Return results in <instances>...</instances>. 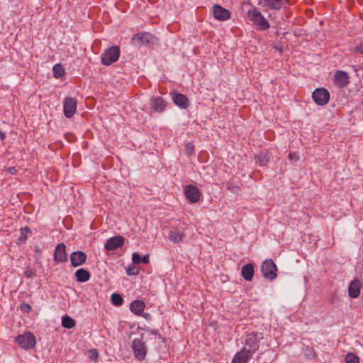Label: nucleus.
<instances>
[{
  "instance_id": "nucleus-1",
  "label": "nucleus",
  "mask_w": 363,
  "mask_h": 363,
  "mask_svg": "<svg viewBox=\"0 0 363 363\" xmlns=\"http://www.w3.org/2000/svg\"><path fill=\"white\" fill-rule=\"evenodd\" d=\"M247 18L259 30H266L269 28V23L256 8H251L247 13Z\"/></svg>"
},
{
  "instance_id": "nucleus-2",
  "label": "nucleus",
  "mask_w": 363,
  "mask_h": 363,
  "mask_svg": "<svg viewBox=\"0 0 363 363\" xmlns=\"http://www.w3.org/2000/svg\"><path fill=\"white\" fill-rule=\"evenodd\" d=\"M263 339L262 333L252 332L248 334L245 340V347L242 349L251 356L258 350L260 340Z\"/></svg>"
},
{
  "instance_id": "nucleus-3",
  "label": "nucleus",
  "mask_w": 363,
  "mask_h": 363,
  "mask_svg": "<svg viewBox=\"0 0 363 363\" xmlns=\"http://www.w3.org/2000/svg\"><path fill=\"white\" fill-rule=\"evenodd\" d=\"M120 56V48L118 46H112L106 49L101 55V63L104 65H111L116 62Z\"/></svg>"
},
{
  "instance_id": "nucleus-4",
  "label": "nucleus",
  "mask_w": 363,
  "mask_h": 363,
  "mask_svg": "<svg viewBox=\"0 0 363 363\" xmlns=\"http://www.w3.org/2000/svg\"><path fill=\"white\" fill-rule=\"evenodd\" d=\"M277 267L272 259H267L261 266V272L263 277L269 280H274L277 277Z\"/></svg>"
},
{
  "instance_id": "nucleus-5",
  "label": "nucleus",
  "mask_w": 363,
  "mask_h": 363,
  "mask_svg": "<svg viewBox=\"0 0 363 363\" xmlns=\"http://www.w3.org/2000/svg\"><path fill=\"white\" fill-rule=\"evenodd\" d=\"M155 37L150 33H138L133 35L131 44L136 47L154 44Z\"/></svg>"
},
{
  "instance_id": "nucleus-6",
  "label": "nucleus",
  "mask_w": 363,
  "mask_h": 363,
  "mask_svg": "<svg viewBox=\"0 0 363 363\" xmlns=\"http://www.w3.org/2000/svg\"><path fill=\"white\" fill-rule=\"evenodd\" d=\"M132 349L135 359L143 361L145 359L147 347L144 341L139 338H135L132 341Z\"/></svg>"
},
{
  "instance_id": "nucleus-7",
  "label": "nucleus",
  "mask_w": 363,
  "mask_h": 363,
  "mask_svg": "<svg viewBox=\"0 0 363 363\" xmlns=\"http://www.w3.org/2000/svg\"><path fill=\"white\" fill-rule=\"evenodd\" d=\"M16 342L18 345L25 350L33 348L35 345V337L30 332L19 335L16 337Z\"/></svg>"
},
{
  "instance_id": "nucleus-8",
  "label": "nucleus",
  "mask_w": 363,
  "mask_h": 363,
  "mask_svg": "<svg viewBox=\"0 0 363 363\" xmlns=\"http://www.w3.org/2000/svg\"><path fill=\"white\" fill-rule=\"evenodd\" d=\"M313 99L319 106H324L328 104L330 99V94L324 88H318L312 94Z\"/></svg>"
},
{
  "instance_id": "nucleus-9",
  "label": "nucleus",
  "mask_w": 363,
  "mask_h": 363,
  "mask_svg": "<svg viewBox=\"0 0 363 363\" xmlns=\"http://www.w3.org/2000/svg\"><path fill=\"white\" fill-rule=\"evenodd\" d=\"M186 199L190 203H196L200 200L201 193L199 189L192 184H188L184 189Z\"/></svg>"
},
{
  "instance_id": "nucleus-10",
  "label": "nucleus",
  "mask_w": 363,
  "mask_h": 363,
  "mask_svg": "<svg viewBox=\"0 0 363 363\" xmlns=\"http://www.w3.org/2000/svg\"><path fill=\"white\" fill-rule=\"evenodd\" d=\"M77 110V100L72 97H67L63 101V111L67 118H72Z\"/></svg>"
},
{
  "instance_id": "nucleus-11",
  "label": "nucleus",
  "mask_w": 363,
  "mask_h": 363,
  "mask_svg": "<svg viewBox=\"0 0 363 363\" xmlns=\"http://www.w3.org/2000/svg\"><path fill=\"white\" fill-rule=\"evenodd\" d=\"M124 238L121 235L110 238L106 240L105 249L108 251L115 250L124 245Z\"/></svg>"
},
{
  "instance_id": "nucleus-12",
  "label": "nucleus",
  "mask_w": 363,
  "mask_h": 363,
  "mask_svg": "<svg viewBox=\"0 0 363 363\" xmlns=\"http://www.w3.org/2000/svg\"><path fill=\"white\" fill-rule=\"evenodd\" d=\"M212 12L213 17L219 21H225L230 18V11L218 4L213 6Z\"/></svg>"
},
{
  "instance_id": "nucleus-13",
  "label": "nucleus",
  "mask_w": 363,
  "mask_h": 363,
  "mask_svg": "<svg viewBox=\"0 0 363 363\" xmlns=\"http://www.w3.org/2000/svg\"><path fill=\"white\" fill-rule=\"evenodd\" d=\"M54 260L57 263L67 262L68 259L66 254V246L64 243L61 242L56 246L54 252Z\"/></svg>"
},
{
  "instance_id": "nucleus-14",
  "label": "nucleus",
  "mask_w": 363,
  "mask_h": 363,
  "mask_svg": "<svg viewBox=\"0 0 363 363\" xmlns=\"http://www.w3.org/2000/svg\"><path fill=\"white\" fill-rule=\"evenodd\" d=\"M87 256L82 251H74L70 255L72 266L77 267L84 264L86 261Z\"/></svg>"
},
{
  "instance_id": "nucleus-15",
  "label": "nucleus",
  "mask_w": 363,
  "mask_h": 363,
  "mask_svg": "<svg viewBox=\"0 0 363 363\" xmlns=\"http://www.w3.org/2000/svg\"><path fill=\"white\" fill-rule=\"evenodd\" d=\"M150 105L155 112L162 113L165 110L167 103L162 97L157 96L150 99Z\"/></svg>"
},
{
  "instance_id": "nucleus-16",
  "label": "nucleus",
  "mask_w": 363,
  "mask_h": 363,
  "mask_svg": "<svg viewBox=\"0 0 363 363\" xmlns=\"http://www.w3.org/2000/svg\"><path fill=\"white\" fill-rule=\"evenodd\" d=\"M172 98L173 102L181 108L186 109L189 106L188 98L182 94L173 92Z\"/></svg>"
},
{
  "instance_id": "nucleus-17",
  "label": "nucleus",
  "mask_w": 363,
  "mask_h": 363,
  "mask_svg": "<svg viewBox=\"0 0 363 363\" xmlns=\"http://www.w3.org/2000/svg\"><path fill=\"white\" fill-rule=\"evenodd\" d=\"M362 283L358 279L352 280L348 288L349 296L352 298H356L359 296Z\"/></svg>"
},
{
  "instance_id": "nucleus-18",
  "label": "nucleus",
  "mask_w": 363,
  "mask_h": 363,
  "mask_svg": "<svg viewBox=\"0 0 363 363\" xmlns=\"http://www.w3.org/2000/svg\"><path fill=\"white\" fill-rule=\"evenodd\" d=\"M334 80L335 84L340 88L345 86L349 83L348 75L344 71H337L334 76Z\"/></svg>"
},
{
  "instance_id": "nucleus-19",
  "label": "nucleus",
  "mask_w": 363,
  "mask_h": 363,
  "mask_svg": "<svg viewBox=\"0 0 363 363\" xmlns=\"http://www.w3.org/2000/svg\"><path fill=\"white\" fill-rule=\"evenodd\" d=\"M254 273V265L251 263L244 265L241 269V274L245 281H252Z\"/></svg>"
},
{
  "instance_id": "nucleus-20",
  "label": "nucleus",
  "mask_w": 363,
  "mask_h": 363,
  "mask_svg": "<svg viewBox=\"0 0 363 363\" xmlns=\"http://www.w3.org/2000/svg\"><path fill=\"white\" fill-rule=\"evenodd\" d=\"M145 303L142 300H135L130 303V311L137 315H140L145 309Z\"/></svg>"
},
{
  "instance_id": "nucleus-21",
  "label": "nucleus",
  "mask_w": 363,
  "mask_h": 363,
  "mask_svg": "<svg viewBox=\"0 0 363 363\" xmlns=\"http://www.w3.org/2000/svg\"><path fill=\"white\" fill-rule=\"evenodd\" d=\"M168 238L174 243H179L183 240L184 234L177 228H172L169 233Z\"/></svg>"
},
{
  "instance_id": "nucleus-22",
  "label": "nucleus",
  "mask_w": 363,
  "mask_h": 363,
  "mask_svg": "<svg viewBox=\"0 0 363 363\" xmlns=\"http://www.w3.org/2000/svg\"><path fill=\"white\" fill-rule=\"evenodd\" d=\"M252 356L242 350L238 352L232 359L231 363H247Z\"/></svg>"
},
{
  "instance_id": "nucleus-23",
  "label": "nucleus",
  "mask_w": 363,
  "mask_h": 363,
  "mask_svg": "<svg viewBox=\"0 0 363 363\" xmlns=\"http://www.w3.org/2000/svg\"><path fill=\"white\" fill-rule=\"evenodd\" d=\"M74 274L77 278V281L79 282H86L89 281L91 277L90 272L84 268L77 269Z\"/></svg>"
},
{
  "instance_id": "nucleus-24",
  "label": "nucleus",
  "mask_w": 363,
  "mask_h": 363,
  "mask_svg": "<svg viewBox=\"0 0 363 363\" xmlns=\"http://www.w3.org/2000/svg\"><path fill=\"white\" fill-rule=\"evenodd\" d=\"M257 163L262 167H266L270 160L269 155L267 152H261L256 156Z\"/></svg>"
},
{
  "instance_id": "nucleus-25",
  "label": "nucleus",
  "mask_w": 363,
  "mask_h": 363,
  "mask_svg": "<svg viewBox=\"0 0 363 363\" xmlns=\"http://www.w3.org/2000/svg\"><path fill=\"white\" fill-rule=\"evenodd\" d=\"M75 325H76V322L72 318H71L68 315L62 317V327L67 328V329H70V328H74L75 326Z\"/></svg>"
},
{
  "instance_id": "nucleus-26",
  "label": "nucleus",
  "mask_w": 363,
  "mask_h": 363,
  "mask_svg": "<svg viewBox=\"0 0 363 363\" xmlns=\"http://www.w3.org/2000/svg\"><path fill=\"white\" fill-rule=\"evenodd\" d=\"M53 76L58 79L65 74V69L60 65H55L52 67Z\"/></svg>"
},
{
  "instance_id": "nucleus-27",
  "label": "nucleus",
  "mask_w": 363,
  "mask_h": 363,
  "mask_svg": "<svg viewBox=\"0 0 363 363\" xmlns=\"http://www.w3.org/2000/svg\"><path fill=\"white\" fill-rule=\"evenodd\" d=\"M111 302L116 306H120L123 304V297L116 293H114L111 295Z\"/></svg>"
},
{
  "instance_id": "nucleus-28",
  "label": "nucleus",
  "mask_w": 363,
  "mask_h": 363,
  "mask_svg": "<svg viewBox=\"0 0 363 363\" xmlns=\"http://www.w3.org/2000/svg\"><path fill=\"white\" fill-rule=\"evenodd\" d=\"M345 363H359V357L353 353H348L345 356Z\"/></svg>"
},
{
  "instance_id": "nucleus-29",
  "label": "nucleus",
  "mask_w": 363,
  "mask_h": 363,
  "mask_svg": "<svg viewBox=\"0 0 363 363\" xmlns=\"http://www.w3.org/2000/svg\"><path fill=\"white\" fill-rule=\"evenodd\" d=\"M267 6L273 9H279L284 1H267Z\"/></svg>"
},
{
  "instance_id": "nucleus-30",
  "label": "nucleus",
  "mask_w": 363,
  "mask_h": 363,
  "mask_svg": "<svg viewBox=\"0 0 363 363\" xmlns=\"http://www.w3.org/2000/svg\"><path fill=\"white\" fill-rule=\"evenodd\" d=\"M42 257V251L39 246L36 245L34 247V258L37 262H40Z\"/></svg>"
},
{
  "instance_id": "nucleus-31",
  "label": "nucleus",
  "mask_w": 363,
  "mask_h": 363,
  "mask_svg": "<svg viewBox=\"0 0 363 363\" xmlns=\"http://www.w3.org/2000/svg\"><path fill=\"white\" fill-rule=\"evenodd\" d=\"M36 275V272L29 267H28L24 272V276L28 279L35 277Z\"/></svg>"
},
{
  "instance_id": "nucleus-32",
  "label": "nucleus",
  "mask_w": 363,
  "mask_h": 363,
  "mask_svg": "<svg viewBox=\"0 0 363 363\" xmlns=\"http://www.w3.org/2000/svg\"><path fill=\"white\" fill-rule=\"evenodd\" d=\"M126 273L130 276L138 275L139 274V269L138 268L134 266L128 267L126 269Z\"/></svg>"
},
{
  "instance_id": "nucleus-33",
  "label": "nucleus",
  "mask_w": 363,
  "mask_h": 363,
  "mask_svg": "<svg viewBox=\"0 0 363 363\" xmlns=\"http://www.w3.org/2000/svg\"><path fill=\"white\" fill-rule=\"evenodd\" d=\"M141 259L142 257L138 253L134 252L132 255V262L133 264H140L141 263Z\"/></svg>"
},
{
  "instance_id": "nucleus-34",
  "label": "nucleus",
  "mask_w": 363,
  "mask_h": 363,
  "mask_svg": "<svg viewBox=\"0 0 363 363\" xmlns=\"http://www.w3.org/2000/svg\"><path fill=\"white\" fill-rule=\"evenodd\" d=\"M89 358L91 360H96L99 357V352L96 349H92L89 351Z\"/></svg>"
},
{
  "instance_id": "nucleus-35",
  "label": "nucleus",
  "mask_w": 363,
  "mask_h": 363,
  "mask_svg": "<svg viewBox=\"0 0 363 363\" xmlns=\"http://www.w3.org/2000/svg\"><path fill=\"white\" fill-rule=\"evenodd\" d=\"M185 152L188 155H191L194 152V146L191 143H188L185 146Z\"/></svg>"
},
{
  "instance_id": "nucleus-36",
  "label": "nucleus",
  "mask_w": 363,
  "mask_h": 363,
  "mask_svg": "<svg viewBox=\"0 0 363 363\" xmlns=\"http://www.w3.org/2000/svg\"><path fill=\"white\" fill-rule=\"evenodd\" d=\"M26 239H27L26 234L25 233H23V230H21V235H20V237L18 238V243L21 244V243L25 242Z\"/></svg>"
},
{
  "instance_id": "nucleus-37",
  "label": "nucleus",
  "mask_w": 363,
  "mask_h": 363,
  "mask_svg": "<svg viewBox=\"0 0 363 363\" xmlns=\"http://www.w3.org/2000/svg\"><path fill=\"white\" fill-rule=\"evenodd\" d=\"M289 159L291 161H298L299 160V156L296 152H291L289 155Z\"/></svg>"
},
{
  "instance_id": "nucleus-38",
  "label": "nucleus",
  "mask_w": 363,
  "mask_h": 363,
  "mask_svg": "<svg viewBox=\"0 0 363 363\" xmlns=\"http://www.w3.org/2000/svg\"><path fill=\"white\" fill-rule=\"evenodd\" d=\"M354 52L363 55V43L357 45L354 48Z\"/></svg>"
},
{
  "instance_id": "nucleus-39",
  "label": "nucleus",
  "mask_w": 363,
  "mask_h": 363,
  "mask_svg": "<svg viewBox=\"0 0 363 363\" xmlns=\"http://www.w3.org/2000/svg\"><path fill=\"white\" fill-rule=\"evenodd\" d=\"M147 264L149 262V255H145L142 257L141 263Z\"/></svg>"
},
{
  "instance_id": "nucleus-40",
  "label": "nucleus",
  "mask_w": 363,
  "mask_h": 363,
  "mask_svg": "<svg viewBox=\"0 0 363 363\" xmlns=\"http://www.w3.org/2000/svg\"><path fill=\"white\" fill-rule=\"evenodd\" d=\"M150 334H152V335H157V330H150ZM158 336H159V338H160V339H162V337H161V335H160V334H158Z\"/></svg>"
},
{
  "instance_id": "nucleus-41",
  "label": "nucleus",
  "mask_w": 363,
  "mask_h": 363,
  "mask_svg": "<svg viewBox=\"0 0 363 363\" xmlns=\"http://www.w3.org/2000/svg\"><path fill=\"white\" fill-rule=\"evenodd\" d=\"M6 138V135L4 132H2L1 130H0V139L1 140H4Z\"/></svg>"
},
{
  "instance_id": "nucleus-42",
  "label": "nucleus",
  "mask_w": 363,
  "mask_h": 363,
  "mask_svg": "<svg viewBox=\"0 0 363 363\" xmlns=\"http://www.w3.org/2000/svg\"><path fill=\"white\" fill-rule=\"evenodd\" d=\"M21 230H23V233H25L26 234L28 233H30V230L28 227H26L24 228H21Z\"/></svg>"
},
{
  "instance_id": "nucleus-43",
  "label": "nucleus",
  "mask_w": 363,
  "mask_h": 363,
  "mask_svg": "<svg viewBox=\"0 0 363 363\" xmlns=\"http://www.w3.org/2000/svg\"><path fill=\"white\" fill-rule=\"evenodd\" d=\"M25 307H26V309H28V311L31 309V307L29 304H26Z\"/></svg>"
},
{
  "instance_id": "nucleus-44",
  "label": "nucleus",
  "mask_w": 363,
  "mask_h": 363,
  "mask_svg": "<svg viewBox=\"0 0 363 363\" xmlns=\"http://www.w3.org/2000/svg\"><path fill=\"white\" fill-rule=\"evenodd\" d=\"M119 2H120V1H116V2L114 4V6H115L116 8H119V7H118V3H119Z\"/></svg>"
},
{
  "instance_id": "nucleus-45",
  "label": "nucleus",
  "mask_w": 363,
  "mask_h": 363,
  "mask_svg": "<svg viewBox=\"0 0 363 363\" xmlns=\"http://www.w3.org/2000/svg\"><path fill=\"white\" fill-rule=\"evenodd\" d=\"M286 2L288 4H289V3H290L291 1H286Z\"/></svg>"
}]
</instances>
